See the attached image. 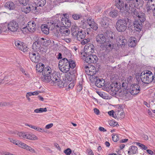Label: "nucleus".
<instances>
[{
	"mask_svg": "<svg viewBox=\"0 0 155 155\" xmlns=\"http://www.w3.org/2000/svg\"><path fill=\"white\" fill-rule=\"evenodd\" d=\"M58 19L53 17L52 20H48L46 24H43L41 25V29L42 32L45 34L48 35L49 33L50 29L53 31L56 36L58 35Z\"/></svg>",
	"mask_w": 155,
	"mask_h": 155,
	"instance_id": "obj_1",
	"label": "nucleus"
},
{
	"mask_svg": "<svg viewBox=\"0 0 155 155\" xmlns=\"http://www.w3.org/2000/svg\"><path fill=\"white\" fill-rule=\"evenodd\" d=\"M96 41L102 46L103 50L106 52H109L114 49L115 45L111 41L106 42V38L104 35L99 34L96 36Z\"/></svg>",
	"mask_w": 155,
	"mask_h": 155,
	"instance_id": "obj_2",
	"label": "nucleus"
},
{
	"mask_svg": "<svg viewBox=\"0 0 155 155\" xmlns=\"http://www.w3.org/2000/svg\"><path fill=\"white\" fill-rule=\"evenodd\" d=\"M131 2H127L125 0H115L116 6L120 10L121 12L126 13V14L132 13L135 14L136 12L131 11Z\"/></svg>",
	"mask_w": 155,
	"mask_h": 155,
	"instance_id": "obj_3",
	"label": "nucleus"
},
{
	"mask_svg": "<svg viewBox=\"0 0 155 155\" xmlns=\"http://www.w3.org/2000/svg\"><path fill=\"white\" fill-rule=\"evenodd\" d=\"M138 10L139 9L136 10V12H135V14L132 13H130L134 18H136L135 21L134 22V25L135 30L138 31L141 29L142 23L145 20L144 14L143 13L138 12Z\"/></svg>",
	"mask_w": 155,
	"mask_h": 155,
	"instance_id": "obj_4",
	"label": "nucleus"
},
{
	"mask_svg": "<svg viewBox=\"0 0 155 155\" xmlns=\"http://www.w3.org/2000/svg\"><path fill=\"white\" fill-rule=\"evenodd\" d=\"M153 73L150 71L147 70L141 73L140 78L143 83L148 84L153 81Z\"/></svg>",
	"mask_w": 155,
	"mask_h": 155,
	"instance_id": "obj_5",
	"label": "nucleus"
},
{
	"mask_svg": "<svg viewBox=\"0 0 155 155\" xmlns=\"http://www.w3.org/2000/svg\"><path fill=\"white\" fill-rule=\"evenodd\" d=\"M116 29L119 32L124 31L127 28L126 21L123 19L118 20L116 24Z\"/></svg>",
	"mask_w": 155,
	"mask_h": 155,
	"instance_id": "obj_6",
	"label": "nucleus"
},
{
	"mask_svg": "<svg viewBox=\"0 0 155 155\" xmlns=\"http://www.w3.org/2000/svg\"><path fill=\"white\" fill-rule=\"evenodd\" d=\"M21 10L22 12L27 14L31 11L32 12L34 11L37 10V7L35 4H27L21 6Z\"/></svg>",
	"mask_w": 155,
	"mask_h": 155,
	"instance_id": "obj_7",
	"label": "nucleus"
},
{
	"mask_svg": "<svg viewBox=\"0 0 155 155\" xmlns=\"http://www.w3.org/2000/svg\"><path fill=\"white\" fill-rule=\"evenodd\" d=\"M85 70L87 74L92 76L93 78H95L96 76L95 74L96 73V70L95 67L93 65H90L89 66H85L84 67Z\"/></svg>",
	"mask_w": 155,
	"mask_h": 155,
	"instance_id": "obj_8",
	"label": "nucleus"
},
{
	"mask_svg": "<svg viewBox=\"0 0 155 155\" xmlns=\"http://www.w3.org/2000/svg\"><path fill=\"white\" fill-rule=\"evenodd\" d=\"M44 45L42 42L40 41H38L33 43L32 48L35 52H38L41 53V51L43 50V46Z\"/></svg>",
	"mask_w": 155,
	"mask_h": 155,
	"instance_id": "obj_9",
	"label": "nucleus"
},
{
	"mask_svg": "<svg viewBox=\"0 0 155 155\" xmlns=\"http://www.w3.org/2000/svg\"><path fill=\"white\" fill-rule=\"evenodd\" d=\"M63 60V58L59 61V69L61 71L66 73L69 71L70 68L67 62Z\"/></svg>",
	"mask_w": 155,
	"mask_h": 155,
	"instance_id": "obj_10",
	"label": "nucleus"
},
{
	"mask_svg": "<svg viewBox=\"0 0 155 155\" xmlns=\"http://www.w3.org/2000/svg\"><path fill=\"white\" fill-rule=\"evenodd\" d=\"M83 56L86 57L85 61L88 64L96 63L97 60V58L95 55L90 54H84Z\"/></svg>",
	"mask_w": 155,
	"mask_h": 155,
	"instance_id": "obj_11",
	"label": "nucleus"
},
{
	"mask_svg": "<svg viewBox=\"0 0 155 155\" xmlns=\"http://www.w3.org/2000/svg\"><path fill=\"white\" fill-rule=\"evenodd\" d=\"M89 29L87 28L78 31L77 36V39L78 40L80 41L81 40L84 39L85 37L86 34L88 35Z\"/></svg>",
	"mask_w": 155,
	"mask_h": 155,
	"instance_id": "obj_12",
	"label": "nucleus"
},
{
	"mask_svg": "<svg viewBox=\"0 0 155 155\" xmlns=\"http://www.w3.org/2000/svg\"><path fill=\"white\" fill-rule=\"evenodd\" d=\"M140 88L139 85L137 84H134L131 85L130 91V94L133 95H137L139 93Z\"/></svg>",
	"mask_w": 155,
	"mask_h": 155,
	"instance_id": "obj_13",
	"label": "nucleus"
},
{
	"mask_svg": "<svg viewBox=\"0 0 155 155\" xmlns=\"http://www.w3.org/2000/svg\"><path fill=\"white\" fill-rule=\"evenodd\" d=\"M18 135L21 138L27 139L30 140L37 139V137L33 134H29L24 132H21L18 133Z\"/></svg>",
	"mask_w": 155,
	"mask_h": 155,
	"instance_id": "obj_14",
	"label": "nucleus"
},
{
	"mask_svg": "<svg viewBox=\"0 0 155 155\" xmlns=\"http://www.w3.org/2000/svg\"><path fill=\"white\" fill-rule=\"evenodd\" d=\"M15 43L17 48L24 52H26L28 50V48L24 42L16 41H15Z\"/></svg>",
	"mask_w": 155,
	"mask_h": 155,
	"instance_id": "obj_15",
	"label": "nucleus"
},
{
	"mask_svg": "<svg viewBox=\"0 0 155 155\" xmlns=\"http://www.w3.org/2000/svg\"><path fill=\"white\" fill-rule=\"evenodd\" d=\"M84 54H92L94 52V47L91 43H88L85 46L84 49Z\"/></svg>",
	"mask_w": 155,
	"mask_h": 155,
	"instance_id": "obj_16",
	"label": "nucleus"
},
{
	"mask_svg": "<svg viewBox=\"0 0 155 155\" xmlns=\"http://www.w3.org/2000/svg\"><path fill=\"white\" fill-rule=\"evenodd\" d=\"M8 30L12 32H15L17 31L19 26L18 23L15 21H11L8 24Z\"/></svg>",
	"mask_w": 155,
	"mask_h": 155,
	"instance_id": "obj_17",
	"label": "nucleus"
},
{
	"mask_svg": "<svg viewBox=\"0 0 155 155\" xmlns=\"http://www.w3.org/2000/svg\"><path fill=\"white\" fill-rule=\"evenodd\" d=\"M68 27L65 26H60L59 30L60 33L59 37L68 36L70 33V31Z\"/></svg>",
	"mask_w": 155,
	"mask_h": 155,
	"instance_id": "obj_18",
	"label": "nucleus"
},
{
	"mask_svg": "<svg viewBox=\"0 0 155 155\" xmlns=\"http://www.w3.org/2000/svg\"><path fill=\"white\" fill-rule=\"evenodd\" d=\"M35 53L32 52L29 53V57L31 61L33 62L37 63L40 60V52H35Z\"/></svg>",
	"mask_w": 155,
	"mask_h": 155,
	"instance_id": "obj_19",
	"label": "nucleus"
},
{
	"mask_svg": "<svg viewBox=\"0 0 155 155\" xmlns=\"http://www.w3.org/2000/svg\"><path fill=\"white\" fill-rule=\"evenodd\" d=\"M67 14H63L61 19V23L63 26L70 27L71 25V22L70 20L66 17Z\"/></svg>",
	"mask_w": 155,
	"mask_h": 155,
	"instance_id": "obj_20",
	"label": "nucleus"
},
{
	"mask_svg": "<svg viewBox=\"0 0 155 155\" xmlns=\"http://www.w3.org/2000/svg\"><path fill=\"white\" fill-rule=\"evenodd\" d=\"M51 68L47 66L44 68V71L42 72V76L41 77V80L44 82V78H45V79H47L48 76L51 75Z\"/></svg>",
	"mask_w": 155,
	"mask_h": 155,
	"instance_id": "obj_21",
	"label": "nucleus"
},
{
	"mask_svg": "<svg viewBox=\"0 0 155 155\" xmlns=\"http://www.w3.org/2000/svg\"><path fill=\"white\" fill-rule=\"evenodd\" d=\"M52 76H51L50 75L49 76H48L47 77V79H44V82H49L51 80L53 82L57 83V85H58V75H56L55 74L53 73L51 74Z\"/></svg>",
	"mask_w": 155,
	"mask_h": 155,
	"instance_id": "obj_22",
	"label": "nucleus"
},
{
	"mask_svg": "<svg viewBox=\"0 0 155 155\" xmlns=\"http://www.w3.org/2000/svg\"><path fill=\"white\" fill-rule=\"evenodd\" d=\"M94 79V81L96 79L95 85L97 87L99 88H101L102 87H106L107 85L104 79L103 78H97V76L96 77L95 79Z\"/></svg>",
	"mask_w": 155,
	"mask_h": 155,
	"instance_id": "obj_23",
	"label": "nucleus"
},
{
	"mask_svg": "<svg viewBox=\"0 0 155 155\" xmlns=\"http://www.w3.org/2000/svg\"><path fill=\"white\" fill-rule=\"evenodd\" d=\"M27 31L31 32H34L36 29V24L35 22L32 21H29L27 25Z\"/></svg>",
	"mask_w": 155,
	"mask_h": 155,
	"instance_id": "obj_24",
	"label": "nucleus"
},
{
	"mask_svg": "<svg viewBox=\"0 0 155 155\" xmlns=\"http://www.w3.org/2000/svg\"><path fill=\"white\" fill-rule=\"evenodd\" d=\"M116 41L120 45H124L127 42V40L123 36H118L116 37Z\"/></svg>",
	"mask_w": 155,
	"mask_h": 155,
	"instance_id": "obj_25",
	"label": "nucleus"
},
{
	"mask_svg": "<svg viewBox=\"0 0 155 155\" xmlns=\"http://www.w3.org/2000/svg\"><path fill=\"white\" fill-rule=\"evenodd\" d=\"M64 60L65 62H67L70 69H73L76 66L75 63L73 60L70 59L68 60L66 58H63V61Z\"/></svg>",
	"mask_w": 155,
	"mask_h": 155,
	"instance_id": "obj_26",
	"label": "nucleus"
},
{
	"mask_svg": "<svg viewBox=\"0 0 155 155\" xmlns=\"http://www.w3.org/2000/svg\"><path fill=\"white\" fill-rule=\"evenodd\" d=\"M137 148L136 146H130L128 150V154L129 155H133L137 152Z\"/></svg>",
	"mask_w": 155,
	"mask_h": 155,
	"instance_id": "obj_27",
	"label": "nucleus"
},
{
	"mask_svg": "<svg viewBox=\"0 0 155 155\" xmlns=\"http://www.w3.org/2000/svg\"><path fill=\"white\" fill-rule=\"evenodd\" d=\"M5 8L9 10L14 9L15 7V5L12 2H8L6 3L4 5Z\"/></svg>",
	"mask_w": 155,
	"mask_h": 155,
	"instance_id": "obj_28",
	"label": "nucleus"
},
{
	"mask_svg": "<svg viewBox=\"0 0 155 155\" xmlns=\"http://www.w3.org/2000/svg\"><path fill=\"white\" fill-rule=\"evenodd\" d=\"M35 5L37 7H43L44 6L46 3V0H36L35 1L34 3Z\"/></svg>",
	"mask_w": 155,
	"mask_h": 155,
	"instance_id": "obj_29",
	"label": "nucleus"
},
{
	"mask_svg": "<svg viewBox=\"0 0 155 155\" xmlns=\"http://www.w3.org/2000/svg\"><path fill=\"white\" fill-rule=\"evenodd\" d=\"M68 83L62 77V79H59V87H67Z\"/></svg>",
	"mask_w": 155,
	"mask_h": 155,
	"instance_id": "obj_30",
	"label": "nucleus"
},
{
	"mask_svg": "<svg viewBox=\"0 0 155 155\" xmlns=\"http://www.w3.org/2000/svg\"><path fill=\"white\" fill-rule=\"evenodd\" d=\"M129 46L131 47L136 46L137 41L136 38L134 37H131L129 40Z\"/></svg>",
	"mask_w": 155,
	"mask_h": 155,
	"instance_id": "obj_31",
	"label": "nucleus"
},
{
	"mask_svg": "<svg viewBox=\"0 0 155 155\" xmlns=\"http://www.w3.org/2000/svg\"><path fill=\"white\" fill-rule=\"evenodd\" d=\"M115 116L116 118L122 119L124 117V114L123 110H118L115 111Z\"/></svg>",
	"mask_w": 155,
	"mask_h": 155,
	"instance_id": "obj_32",
	"label": "nucleus"
},
{
	"mask_svg": "<svg viewBox=\"0 0 155 155\" xmlns=\"http://www.w3.org/2000/svg\"><path fill=\"white\" fill-rule=\"evenodd\" d=\"M44 65L42 63H40L36 66V70L38 72L42 73L44 70Z\"/></svg>",
	"mask_w": 155,
	"mask_h": 155,
	"instance_id": "obj_33",
	"label": "nucleus"
},
{
	"mask_svg": "<svg viewBox=\"0 0 155 155\" xmlns=\"http://www.w3.org/2000/svg\"><path fill=\"white\" fill-rule=\"evenodd\" d=\"M62 77H63V78H64L65 80L68 82V84L70 82H71H71L72 81H74L73 79L74 78V77L70 75H69V74H68L67 76H64Z\"/></svg>",
	"mask_w": 155,
	"mask_h": 155,
	"instance_id": "obj_34",
	"label": "nucleus"
},
{
	"mask_svg": "<svg viewBox=\"0 0 155 155\" xmlns=\"http://www.w3.org/2000/svg\"><path fill=\"white\" fill-rule=\"evenodd\" d=\"M134 0H125V1L127 2H131L132 5H130L131 6L130 8L131 9V11H134L135 12H136V10H138V8H136V5H134Z\"/></svg>",
	"mask_w": 155,
	"mask_h": 155,
	"instance_id": "obj_35",
	"label": "nucleus"
},
{
	"mask_svg": "<svg viewBox=\"0 0 155 155\" xmlns=\"http://www.w3.org/2000/svg\"><path fill=\"white\" fill-rule=\"evenodd\" d=\"M83 81L81 80L79 82L78 85L77 86L76 90L78 92H80L83 88Z\"/></svg>",
	"mask_w": 155,
	"mask_h": 155,
	"instance_id": "obj_36",
	"label": "nucleus"
},
{
	"mask_svg": "<svg viewBox=\"0 0 155 155\" xmlns=\"http://www.w3.org/2000/svg\"><path fill=\"white\" fill-rule=\"evenodd\" d=\"M75 84V83L74 81H72L71 82H71H70L67 85V87H66V90L68 91L70 89H72L73 88Z\"/></svg>",
	"mask_w": 155,
	"mask_h": 155,
	"instance_id": "obj_37",
	"label": "nucleus"
},
{
	"mask_svg": "<svg viewBox=\"0 0 155 155\" xmlns=\"http://www.w3.org/2000/svg\"><path fill=\"white\" fill-rule=\"evenodd\" d=\"M65 36H64L62 37V36L59 37V42H60L62 40L64 41L67 43H69L71 41V38H66L65 37Z\"/></svg>",
	"mask_w": 155,
	"mask_h": 155,
	"instance_id": "obj_38",
	"label": "nucleus"
},
{
	"mask_svg": "<svg viewBox=\"0 0 155 155\" xmlns=\"http://www.w3.org/2000/svg\"><path fill=\"white\" fill-rule=\"evenodd\" d=\"M47 111V110L46 108H40L35 109L34 110V112L36 113H40L46 112Z\"/></svg>",
	"mask_w": 155,
	"mask_h": 155,
	"instance_id": "obj_39",
	"label": "nucleus"
},
{
	"mask_svg": "<svg viewBox=\"0 0 155 155\" xmlns=\"http://www.w3.org/2000/svg\"><path fill=\"white\" fill-rule=\"evenodd\" d=\"M118 11L117 10H114L110 13V15L113 17L115 18L117 15Z\"/></svg>",
	"mask_w": 155,
	"mask_h": 155,
	"instance_id": "obj_40",
	"label": "nucleus"
},
{
	"mask_svg": "<svg viewBox=\"0 0 155 155\" xmlns=\"http://www.w3.org/2000/svg\"><path fill=\"white\" fill-rule=\"evenodd\" d=\"M82 17V15L81 14H74L72 15V18L75 20H78L80 19Z\"/></svg>",
	"mask_w": 155,
	"mask_h": 155,
	"instance_id": "obj_41",
	"label": "nucleus"
},
{
	"mask_svg": "<svg viewBox=\"0 0 155 155\" xmlns=\"http://www.w3.org/2000/svg\"><path fill=\"white\" fill-rule=\"evenodd\" d=\"M109 124L110 126L113 127L115 126L118 127L119 126L118 123L114 120H110L109 122Z\"/></svg>",
	"mask_w": 155,
	"mask_h": 155,
	"instance_id": "obj_42",
	"label": "nucleus"
},
{
	"mask_svg": "<svg viewBox=\"0 0 155 155\" xmlns=\"http://www.w3.org/2000/svg\"><path fill=\"white\" fill-rule=\"evenodd\" d=\"M1 27L2 28V31L4 32H5L7 31V30H8V24H1L0 25Z\"/></svg>",
	"mask_w": 155,
	"mask_h": 155,
	"instance_id": "obj_43",
	"label": "nucleus"
},
{
	"mask_svg": "<svg viewBox=\"0 0 155 155\" xmlns=\"http://www.w3.org/2000/svg\"><path fill=\"white\" fill-rule=\"evenodd\" d=\"M119 134H114L112 137V139L115 142H116L119 140Z\"/></svg>",
	"mask_w": 155,
	"mask_h": 155,
	"instance_id": "obj_44",
	"label": "nucleus"
},
{
	"mask_svg": "<svg viewBox=\"0 0 155 155\" xmlns=\"http://www.w3.org/2000/svg\"><path fill=\"white\" fill-rule=\"evenodd\" d=\"M93 30L96 31L98 28L97 24L94 21V23H93L91 24V25L90 26Z\"/></svg>",
	"mask_w": 155,
	"mask_h": 155,
	"instance_id": "obj_45",
	"label": "nucleus"
},
{
	"mask_svg": "<svg viewBox=\"0 0 155 155\" xmlns=\"http://www.w3.org/2000/svg\"><path fill=\"white\" fill-rule=\"evenodd\" d=\"M87 22L89 26H90L92 23H94V21L92 18H89L87 20Z\"/></svg>",
	"mask_w": 155,
	"mask_h": 155,
	"instance_id": "obj_46",
	"label": "nucleus"
},
{
	"mask_svg": "<svg viewBox=\"0 0 155 155\" xmlns=\"http://www.w3.org/2000/svg\"><path fill=\"white\" fill-rule=\"evenodd\" d=\"M27 145L25 143H24L22 142L19 141H18V145L24 149H25V147H26V146Z\"/></svg>",
	"mask_w": 155,
	"mask_h": 155,
	"instance_id": "obj_47",
	"label": "nucleus"
},
{
	"mask_svg": "<svg viewBox=\"0 0 155 155\" xmlns=\"http://www.w3.org/2000/svg\"><path fill=\"white\" fill-rule=\"evenodd\" d=\"M25 149L28 151H29L31 153H35V151L34 149L28 146V145H27L26 147H25Z\"/></svg>",
	"mask_w": 155,
	"mask_h": 155,
	"instance_id": "obj_48",
	"label": "nucleus"
},
{
	"mask_svg": "<svg viewBox=\"0 0 155 155\" xmlns=\"http://www.w3.org/2000/svg\"><path fill=\"white\" fill-rule=\"evenodd\" d=\"M107 22L106 20V18H102L101 20V26H104L105 25H107Z\"/></svg>",
	"mask_w": 155,
	"mask_h": 155,
	"instance_id": "obj_49",
	"label": "nucleus"
},
{
	"mask_svg": "<svg viewBox=\"0 0 155 155\" xmlns=\"http://www.w3.org/2000/svg\"><path fill=\"white\" fill-rule=\"evenodd\" d=\"M70 71L68 73L69 75H70L73 77H74L76 75V71L74 69H70Z\"/></svg>",
	"mask_w": 155,
	"mask_h": 155,
	"instance_id": "obj_50",
	"label": "nucleus"
},
{
	"mask_svg": "<svg viewBox=\"0 0 155 155\" xmlns=\"http://www.w3.org/2000/svg\"><path fill=\"white\" fill-rule=\"evenodd\" d=\"M18 1L21 6L28 3L29 1L28 0H18Z\"/></svg>",
	"mask_w": 155,
	"mask_h": 155,
	"instance_id": "obj_51",
	"label": "nucleus"
},
{
	"mask_svg": "<svg viewBox=\"0 0 155 155\" xmlns=\"http://www.w3.org/2000/svg\"><path fill=\"white\" fill-rule=\"evenodd\" d=\"M137 144L143 149L146 150L147 149V146L140 143H137Z\"/></svg>",
	"mask_w": 155,
	"mask_h": 155,
	"instance_id": "obj_52",
	"label": "nucleus"
},
{
	"mask_svg": "<svg viewBox=\"0 0 155 155\" xmlns=\"http://www.w3.org/2000/svg\"><path fill=\"white\" fill-rule=\"evenodd\" d=\"M120 87V86H119L118 87H113L111 88V90L113 92L114 94H117V92L119 91V88Z\"/></svg>",
	"mask_w": 155,
	"mask_h": 155,
	"instance_id": "obj_53",
	"label": "nucleus"
},
{
	"mask_svg": "<svg viewBox=\"0 0 155 155\" xmlns=\"http://www.w3.org/2000/svg\"><path fill=\"white\" fill-rule=\"evenodd\" d=\"M114 112L113 110H110L108 112V114L111 117H112L114 118H116V116H115V114H114Z\"/></svg>",
	"mask_w": 155,
	"mask_h": 155,
	"instance_id": "obj_54",
	"label": "nucleus"
},
{
	"mask_svg": "<svg viewBox=\"0 0 155 155\" xmlns=\"http://www.w3.org/2000/svg\"><path fill=\"white\" fill-rule=\"evenodd\" d=\"M89 41H90V39L89 38L84 39L81 40V44L83 45H84L85 44H87Z\"/></svg>",
	"mask_w": 155,
	"mask_h": 155,
	"instance_id": "obj_55",
	"label": "nucleus"
},
{
	"mask_svg": "<svg viewBox=\"0 0 155 155\" xmlns=\"http://www.w3.org/2000/svg\"><path fill=\"white\" fill-rule=\"evenodd\" d=\"M64 152L66 155H70L71 153V150L70 149L68 148L65 150Z\"/></svg>",
	"mask_w": 155,
	"mask_h": 155,
	"instance_id": "obj_56",
	"label": "nucleus"
},
{
	"mask_svg": "<svg viewBox=\"0 0 155 155\" xmlns=\"http://www.w3.org/2000/svg\"><path fill=\"white\" fill-rule=\"evenodd\" d=\"M77 29V26L75 25H73L71 28V30L72 32L74 33L76 31V29Z\"/></svg>",
	"mask_w": 155,
	"mask_h": 155,
	"instance_id": "obj_57",
	"label": "nucleus"
},
{
	"mask_svg": "<svg viewBox=\"0 0 155 155\" xmlns=\"http://www.w3.org/2000/svg\"><path fill=\"white\" fill-rule=\"evenodd\" d=\"M38 93L37 91H34L32 92H29L28 93V94L29 95V96H31L32 95H38Z\"/></svg>",
	"mask_w": 155,
	"mask_h": 155,
	"instance_id": "obj_58",
	"label": "nucleus"
},
{
	"mask_svg": "<svg viewBox=\"0 0 155 155\" xmlns=\"http://www.w3.org/2000/svg\"><path fill=\"white\" fill-rule=\"evenodd\" d=\"M123 106L120 104H117L116 106V107L117 109V111L118 110H123Z\"/></svg>",
	"mask_w": 155,
	"mask_h": 155,
	"instance_id": "obj_59",
	"label": "nucleus"
},
{
	"mask_svg": "<svg viewBox=\"0 0 155 155\" xmlns=\"http://www.w3.org/2000/svg\"><path fill=\"white\" fill-rule=\"evenodd\" d=\"M133 79L131 76H129L127 78V81L128 83H130L132 81Z\"/></svg>",
	"mask_w": 155,
	"mask_h": 155,
	"instance_id": "obj_60",
	"label": "nucleus"
},
{
	"mask_svg": "<svg viewBox=\"0 0 155 155\" xmlns=\"http://www.w3.org/2000/svg\"><path fill=\"white\" fill-rule=\"evenodd\" d=\"M10 140V142L13 143L15 144L16 145H18V141H16L13 139H9Z\"/></svg>",
	"mask_w": 155,
	"mask_h": 155,
	"instance_id": "obj_61",
	"label": "nucleus"
},
{
	"mask_svg": "<svg viewBox=\"0 0 155 155\" xmlns=\"http://www.w3.org/2000/svg\"><path fill=\"white\" fill-rule=\"evenodd\" d=\"M87 151L88 155H94V153L91 150H87Z\"/></svg>",
	"mask_w": 155,
	"mask_h": 155,
	"instance_id": "obj_62",
	"label": "nucleus"
},
{
	"mask_svg": "<svg viewBox=\"0 0 155 155\" xmlns=\"http://www.w3.org/2000/svg\"><path fill=\"white\" fill-rule=\"evenodd\" d=\"M53 126V124L52 123L46 125L45 126V128L46 129H49L51 128Z\"/></svg>",
	"mask_w": 155,
	"mask_h": 155,
	"instance_id": "obj_63",
	"label": "nucleus"
},
{
	"mask_svg": "<svg viewBox=\"0 0 155 155\" xmlns=\"http://www.w3.org/2000/svg\"><path fill=\"white\" fill-rule=\"evenodd\" d=\"M94 112L97 115H98L99 114L100 111L98 109L96 108H95L94 109Z\"/></svg>",
	"mask_w": 155,
	"mask_h": 155,
	"instance_id": "obj_64",
	"label": "nucleus"
}]
</instances>
